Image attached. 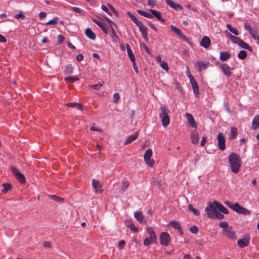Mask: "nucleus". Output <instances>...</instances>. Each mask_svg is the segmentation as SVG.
<instances>
[{"label": "nucleus", "mask_w": 259, "mask_h": 259, "mask_svg": "<svg viewBox=\"0 0 259 259\" xmlns=\"http://www.w3.org/2000/svg\"><path fill=\"white\" fill-rule=\"evenodd\" d=\"M150 12L153 14V17H155L158 20L164 22L165 20L162 18L161 14L159 11H156L155 10L150 9Z\"/></svg>", "instance_id": "nucleus-24"}, {"label": "nucleus", "mask_w": 259, "mask_h": 259, "mask_svg": "<svg viewBox=\"0 0 259 259\" xmlns=\"http://www.w3.org/2000/svg\"><path fill=\"white\" fill-rule=\"evenodd\" d=\"M92 21L97 25H98L102 29V30L105 33L107 34L108 33L109 27L102 21H98L95 18L92 19Z\"/></svg>", "instance_id": "nucleus-8"}, {"label": "nucleus", "mask_w": 259, "mask_h": 259, "mask_svg": "<svg viewBox=\"0 0 259 259\" xmlns=\"http://www.w3.org/2000/svg\"><path fill=\"white\" fill-rule=\"evenodd\" d=\"M210 42V38L208 36H205L201 40L200 45L204 48L207 49L209 47Z\"/></svg>", "instance_id": "nucleus-16"}, {"label": "nucleus", "mask_w": 259, "mask_h": 259, "mask_svg": "<svg viewBox=\"0 0 259 259\" xmlns=\"http://www.w3.org/2000/svg\"><path fill=\"white\" fill-rule=\"evenodd\" d=\"M39 18L40 19H42L43 18H45L47 16V14L45 12H41L39 14Z\"/></svg>", "instance_id": "nucleus-64"}, {"label": "nucleus", "mask_w": 259, "mask_h": 259, "mask_svg": "<svg viewBox=\"0 0 259 259\" xmlns=\"http://www.w3.org/2000/svg\"><path fill=\"white\" fill-rule=\"evenodd\" d=\"M50 197L52 199L57 202H63L64 200V199L63 198L59 197L56 195H51Z\"/></svg>", "instance_id": "nucleus-46"}, {"label": "nucleus", "mask_w": 259, "mask_h": 259, "mask_svg": "<svg viewBox=\"0 0 259 259\" xmlns=\"http://www.w3.org/2000/svg\"><path fill=\"white\" fill-rule=\"evenodd\" d=\"M137 12L141 16H143L146 18H153V14L151 13H150L146 12L143 11L141 10H138Z\"/></svg>", "instance_id": "nucleus-31"}, {"label": "nucleus", "mask_w": 259, "mask_h": 259, "mask_svg": "<svg viewBox=\"0 0 259 259\" xmlns=\"http://www.w3.org/2000/svg\"><path fill=\"white\" fill-rule=\"evenodd\" d=\"M152 155V151L151 149H148L144 154V160H148L151 158Z\"/></svg>", "instance_id": "nucleus-35"}, {"label": "nucleus", "mask_w": 259, "mask_h": 259, "mask_svg": "<svg viewBox=\"0 0 259 259\" xmlns=\"http://www.w3.org/2000/svg\"><path fill=\"white\" fill-rule=\"evenodd\" d=\"M229 162L231 171L234 174H237L241 167V159L236 153H232L229 156Z\"/></svg>", "instance_id": "nucleus-1"}, {"label": "nucleus", "mask_w": 259, "mask_h": 259, "mask_svg": "<svg viewBox=\"0 0 259 259\" xmlns=\"http://www.w3.org/2000/svg\"><path fill=\"white\" fill-rule=\"evenodd\" d=\"M259 127V116L254 117L252 121V128L254 130L257 129Z\"/></svg>", "instance_id": "nucleus-34"}, {"label": "nucleus", "mask_w": 259, "mask_h": 259, "mask_svg": "<svg viewBox=\"0 0 259 259\" xmlns=\"http://www.w3.org/2000/svg\"><path fill=\"white\" fill-rule=\"evenodd\" d=\"M73 72V67L71 65H67L64 70V73L66 74H70Z\"/></svg>", "instance_id": "nucleus-37"}, {"label": "nucleus", "mask_w": 259, "mask_h": 259, "mask_svg": "<svg viewBox=\"0 0 259 259\" xmlns=\"http://www.w3.org/2000/svg\"><path fill=\"white\" fill-rule=\"evenodd\" d=\"M185 116L187 118L188 122L190 124V125L193 127L196 128L197 124L195 122L194 118L193 117V116L191 114L187 113L185 114Z\"/></svg>", "instance_id": "nucleus-15"}, {"label": "nucleus", "mask_w": 259, "mask_h": 259, "mask_svg": "<svg viewBox=\"0 0 259 259\" xmlns=\"http://www.w3.org/2000/svg\"><path fill=\"white\" fill-rule=\"evenodd\" d=\"M147 231L148 233V234L150 235L149 238L152 239L153 240H157V237L153 229L151 227H148L147 228Z\"/></svg>", "instance_id": "nucleus-27"}, {"label": "nucleus", "mask_w": 259, "mask_h": 259, "mask_svg": "<svg viewBox=\"0 0 259 259\" xmlns=\"http://www.w3.org/2000/svg\"><path fill=\"white\" fill-rule=\"evenodd\" d=\"M166 4L172 8L177 10H182L183 7L179 4L175 3L171 0H166Z\"/></svg>", "instance_id": "nucleus-13"}, {"label": "nucleus", "mask_w": 259, "mask_h": 259, "mask_svg": "<svg viewBox=\"0 0 259 259\" xmlns=\"http://www.w3.org/2000/svg\"><path fill=\"white\" fill-rule=\"evenodd\" d=\"M134 216L139 222L142 223L143 222V216L141 211L136 212L134 214Z\"/></svg>", "instance_id": "nucleus-32"}, {"label": "nucleus", "mask_w": 259, "mask_h": 259, "mask_svg": "<svg viewBox=\"0 0 259 259\" xmlns=\"http://www.w3.org/2000/svg\"><path fill=\"white\" fill-rule=\"evenodd\" d=\"M143 35V38L146 41H148V32L146 28L144 26L143 23L138 26Z\"/></svg>", "instance_id": "nucleus-17"}, {"label": "nucleus", "mask_w": 259, "mask_h": 259, "mask_svg": "<svg viewBox=\"0 0 259 259\" xmlns=\"http://www.w3.org/2000/svg\"><path fill=\"white\" fill-rule=\"evenodd\" d=\"M12 171L15 177L21 183H25V178L24 175L19 171V170L15 167L12 166Z\"/></svg>", "instance_id": "nucleus-6"}, {"label": "nucleus", "mask_w": 259, "mask_h": 259, "mask_svg": "<svg viewBox=\"0 0 259 259\" xmlns=\"http://www.w3.org/2000/svg\"><path fill=\"white\" fill-rule=\"evenodd\" d=\"M15 18L17 19H21V20H23L25 18V15L23 14L22 12H21L20 13L18 14H16L15 15Z\"/></svg>", "instance_id": "nucleus-49"}, {"label": "nucleus", "mask_w": 259, "mask_h": 259, "mask_svg": "<svg viewBox=\"0 0 259 259\" xmlns=\"http://www.w3.org/2000/svg\"><path fill=\"white\" fill-rule=\"evenodd\" d=\"M83 58L84 57L82 54H79L76 56V60L79 62L81 61L83 59Z\"/></svg>", "instance_id": "nucleus-62"}, {"label": "nucleus", "mask_w": 259, "mask_h": 259, "mask_svg": "<svg viewBox=\"0 0 259 259\" xmlns=\"http://www.w3.org/2000/svg\"><path fill=\"white\" fill-rule=\"evenodd\" d=\"M138 137V133H136L134 134L133 135H131L130 136H129L128 137L127 140L125 141L124 144L128 145V144L131 143L132 142H133L134 141L136 140Z\"/></svg>", "instance_id": "nucleus-25"}, {"label": "nucleus", "mask_w": 259, "mask_h": 259, "mask_svg": "<svg viewBox=\"0 0 259 259\" xmlns=\"http://www.w3.org/2000/svg\"><path fill=\"white\" fill-rule=\"evenodd\" d=\"M125 244V242L124 241V240H121L119 241V244H118V248L119 249H121L123 248V247L124 246V245Z\"/></svg>", "instance_id": "nucleus-59"}, {"label": "nucleus", "mask_w": 259, "mask_h": 259, "mask_svg": "<svg viewBox=\"0 0 259 259\" xmlns=\"http://www.w3.org/2000/svg\"><path fill=\"white\" fill-rule=\"evenodd\" d=\"M249 33L253 39H255L258 36L256 35V31L252 28L251 30H249Z\"/></svg>", "instance_id": "nucleus-55"}, {"label": "nucleus", "mask_w": 259, "mask_h": 259, "mask_svg": "<svg viewBox=\"0 0 259 259\" xmlns=\"http://www.w3.org/2000/svg\"><path fill=\"white\" fill-rule=\"evenodd\" d=\"M127 15L136 24L137 26L142 23V21L139 20L133 14L130 12L127 13Z\"/></svg>", "instance_id": "nucleus-28"}, {"label": "nucleus", "mask_w": 259, "mask_h": 259, "mask_svg": "<svg viewBox=\"0 0 259 259\" xmlns=\"http://www.w3.org/2000/svg\"><path fill=\"white\" fill-rule=\"evenodd\" d=\"M224 218V215L222 214L221 212L218 211L217 213V215H215V217L213 219H218L220 220H222Z\"/></svg>", "instance_id": "nucleus-56"}, {"label": "nucleus", "mask_w": 259, "mask_h": 259, "mask_svg": "<svg viewBox=\"0 0 259 259\" xmlns=\"http://www.w3.org/2000/svg\"><path fill=\"white\" fill-rule=\"evenodd\" d=\"M170 30H171V31H172L173 32L176 33L179 36H180V35L182 33V31H181V30L180 29L176 28V27H175L174 26H170Z\"/></svg>", "instance_id": "nucleus-42"}, {"label": "nucleus", "mask_w": 259, "mask_h": 259, "mask_svg": "<svg viewBox=\"0 0 259 259\" xmlns=\"http://www.w3.org/2000/svg\"><path fill=\"white\" fill-rule=\"evenodd\" d=\"M160 63V66L162 69H163L165 71H168V67L167 64L166 62H165L164 61H162Z\"/></svg>", "instance_id": "nucleus-52"}, {"label": "nucleus", "mask_w": 259, "mask_h": 259, "mask_svg": "<svg viewBox=\"0 0 259 259\" xmlns=\"http://www.w3.org/2000/svg\"><path fill=\"white\" fill-rule=\"evenodd\" d=\"M92 185L93 188L96 190V191L98 193H102V190L101 189V186L100 182L96 179H93L92 181Z\"/></svg>", "instance_id": "nucleus-18"}, {"label": "nucleus", "mask_w": 259, "mask_h": 259, "mask_svg": "<svg viewBox=\"0 0 259 259\" xmlns=\"http://www.w3.org/2000/svg\"><path fill=\"white\" fill-rule=\"evenodd\" d=\"M58 41L59 44L62 42L64 40V36L62 35H58L57 37Z\"/></svg>", "instance_id": "nucleus-61"}, {"label": "nucleus", "mask_w": 259, "mask_h": 259, "mask_svg": "<svg viewBox=\"0 0 259 259\" xmlns=\"http://www.w3.org/2000/svg\"><path fill=\"white\" fill-rule=\"evenodd\" d=\"M58 18L55 17L53 19L50 20L46 23L47 25H56L58 23Z\"/></svg>", "instance_id": "nucleus-47"}, {"label": "nucleus", "mask_w": 259, "mask_h": 259, "mask_svg": "<svg viewBox=\"0 0 259 259\" xmlns=\"http://www.w3.org/2000/svg\"><path fill=\"white\" fill-rule=\"evenodd\" d=\"M225 203L228 207L232 208L233 210L235 211L238 213H240L245 215H248L251 213V212L249 210L242 207L238 203L233 204L228 201H226Z\"/></svg>", "instance_id": "nucleus-2"}, {"label": "nucleus", "mask_w": 259, "mask_h": 259, "mask_svg": "<svg viewBox=\"0 0 259 259\" xmlns=\"http://www.w3.org/2000/svg\"><path fill=\"white\" fill-rule=\"evenodd\" d=\"M110 28L112 31L111 37L113 38V39L116 40L117 38H118V37L116 34L115 31L114 30L112 26H111Z\"/></svg>", "instance_id": "nucleus-53"}, {"label": "nucleus", "mask_w": 259, "mask_h": 259, "mask_svg": "<svg viewBox=\"0 0 259 259\" xmlns=\"http://www.w3.org/2000/svg\"><path fill=\"white\" fill-rule=\"evenodd\" d=\"M129 186V183L128 181H125L122 182V190L125 191Z\"/></svg>", "instance_id": "nucleus-51"}, {"label": "nucleus", "mask_w": 259, "mask_h": 259, "mask_svg": "<svg viewBox=\"0 0 259 259\" xmlns=\"http://www.w3.org/2000/svg\"><path fill=\"white\" fill-rule=\"evenodd\" d=\"M231 54L228 52H221L220 53V59L222 61H225L231 58Z\"/></svg>", "instance_id": "nucleus-22"}, {"label": "nucleus", "mask_w": 259, "mask_h": 259, "mask_svg": "<svg viewBox=\"0 0 259 259\" xmlns=\"http://www.w3.org/2000/svg\"><path fill=\"white\" fill-rule=\"evenodd\" d=\"M126 48L127 49V52L130 59L132 62H134L135 61V56L130 48V45L127 44H126Z\"/></svg>", "instance_id": "nucleus-26"}, {"label": "nucleus", "mask_w": 259, "mask_h": 259, "mask_svg": "<svg viewBox=\"0 0 259 259\" xmlns=\"http://www.w3.org/2000/svg\"><path fill=\"white\" fill-rule=\"evenodd\" d=\"M160 244L163 246H167L170 241V236L166 232H162L159 236Z\"/></svg>", "instance_id": "nucleus-5"}, {"label": "nucleus", "mask_w": 259, "mask_h": 259, "mask_svg": "<svg viewBox=\"0 0 259 259\" xmlns=\"http://www.w3.org/2000/svg\"><path fill=\"white\" fill-rule=\"evenodd\" d=\"M219 226L224 229H228V224L226 222H221L219 223Z\"/></svg>", "instance_id": "nucleus-50"}, {"label": "nucleus", "mask_w": 259, "mask_h": 259, "mask_svg": "<svg viewBox=\"0 0 259 259\" xmlns=\"http://www.w3.org/2000/svg\"><path fill=\"white\" fill-rule=\"evenodd\" d=\"M249 237H246L238 241V245L241 248H243L248 245L249 243Z\"/></svg>", "instance_id": "nucleus-10"}, {"label": "nucleus", "mask_w": 259, "mask_h": 259, "mask_svg": "<svg viewBox=\"0 0 259 259\" xmlns=\"http://www.w3.org/2000/svg\"><path fill=\"white\" fill-rule=\"evenodd\" d=\"M147 4L148 6L153 7L155 5V1L154 0H148Z\"/></svg>", "instance_id": "nucleus-63"}, {"label": "nucleus", "mask_w": 259, "mask_h": 259, "mask_svg": "<svg viewBox=\"0 0 259 259\" xmlns=\"http://www.w3.org/2000/svg\"><path fill=\"white\" fill-rule=\"evenodd\" d=\"M169 225L174 228L177 229L180 235H182L183 234V229L179 222L176 221H172L169 222Z\"/></svg>", "instance_id": "nucleus-21"}, {"label": "nucleus", "mask_w": 259, "mask_h": 259, "mask_svg": "<svg viewBox=\"0 0 259 259\" xmlns=\"http://www.w3.org/2000/svg\"><path fill=\"white\" fill-rule=\"evenodd\" d=\"M206 142V137H203L201 141L200 146L201 147H203L204 145L205 144Z\"/></svg>", "instance_id": "nucleus-60"}, {"label": "nucleus", "mask_w": 259, "mask_h": 259, "mask_svg": "<svg viewBox=\"0 0 259 259\" xmlns=\"http://www.w3.org/2000/svg\"><path fill=\"white\" fill-rule=\"evenodd\" d=\"M103 83H104V82H103L102 83V82H99V83L96 84L90 85L89 86V87L90 88H94L96 90H99V89L100 88V87L103 86Z\"/></svg>", "instance_id": "nucleus-48"}, {"label": "nucleus", "mask_w": 259, "mask_h": 259, "mask_svg": "<svg viewBox=\"0 0 259 259\" xmlns=\"http://www.w3.org/2000/svg\"><path fill=\"white\" fill-rule=\"evenodd\" d=\"M247 56V52L244 50L240 51L238 54V57L241 60H244Z\"/></svg>", "instance_id": "nucleus-36"}, {"label": "nucleus", "mask_w": 259, "mask_h": 259, "mask_svg": "<svg viewBox=\"0 0 259 259\" xmlns=\"http://www.w3.org/2000/svg\"><path fill=\"white\" fill-rule=\"evenodd\" d=\"M127 226L131 229V230L134 231V232H138V228L136 227L135 225L131 223L127 222Z\"/></svg>", "instance_id": "nucleus-43"}, {"label": "nucleus", "mask_w": 259, "mask_h": 259, "mask_svg": "<svg viewBox=\"0 0 259 259\" xmlns=\"http://www.w3.org/2000/svg\"><path fill=\"white\" fill-rule=\"evenodd\" d=\"M225 33L227 34V35L229 36V38L234 43L238 44L239 45L240 43L241 42L242 39H241L240 38L232 35V34H230L227 30L225 31Z\"/></svg>", "instance_id": "nucleus-23"}, {"label": "nucleus", "mask_w": 259, "mask_h": 259, "mask_svg": "<svg viewBox=\"0 0 259 259\" xmlns=\"http://www.w3.org/2000/svg\"><path fill=\"white\" fill-rule=\"evenodd\" d=\"M85 33L86 35L90 39L92 40H95L96 39V35L95 33L93 32L91 29H87Z\"/></svg>", "instance_id": "nucleus-29"}, {"label": "nucleus", "mask_w": 259, "mask_h": 259, "mask_svg": "<svg viewBox=\"0 0 259 259\" xmlns=\"http://www.w3.org/2000/svg\"><path fill=\"white\" fill-rule=\"evenodd\" d=\"M227 28L229 30V31L236 35H238V32L237 30L234 28H233L230 24H227L226 25Z\"/></svg>", "instance_id": "nucleus-39"}, {"label": "nucleus", "mask_w": 259, "mask_h": 259, "mask_svg": "<svg viewBox=\"0 0 259 259\" xmlns=\"http://www.w3.org/2000/svg\"><path fill=\"white\" fill-rule=\"evenodd\" d=\"M217 139L218 140V146L219 149L221 150H224L225 148V139L222 133L218 134L217 136Z\"/></svg>", "instance_id": "nucleus-7"}, {"label": "nucleus", "mask_w": 259, "mask_h": 259, "mask_svg": "<svg viewBox=\"0 0 259 259\" xmlns=\"http://www.w3.org/2000/svg\"><path fill=\"white\" fill-rule=\"evenodd\" d=\"M67 106L69 107H76L77 109H81V106L77 103H69L67 104Z\"/></svg>", "instance_id": "nucleus-45"}, {"label": "nucleus", "mask_w": 259, "mask_h": 259, "mask_svg": "<svg viewBox=\"0 0 259 259\" xmlns=\"http://www.w3.org/2000/svg\"><path fill=\"white\" fill-rule=\"evenodd\" d=\"M210 65V63L206 61H198L196 63V66L198 68L199 72L202 71L203 69H205Z\"/></svg>", "instance_id": "nucleus-9"}, {"label": "nucleus", "mask_w": 259, "mask_h": 259, "mask_svg": "<svg viewBox=\"0 0 259 259\" xmlns=\"http://www.w3.org/2000/svg\"><path fill=\"white\" fill-rule=\"evenodd\" d=\"M79 78L77 76H68L65 78V80L67 82H74L75 81L78 80Z\"/></svg>", "instance_id": "nucleus-40"}, {"label": "nucleus", "mask_w": 259, "mask_h": 259, "mask_svg": "<svg viewBox=\"0 0 259 259\" xmlns=\"http://www.w3.org/2000/svg\"><path fill=\"white\" fill-rule=\"evenodd\" d=\"M156 241V240H153L149 237H147L144 239L143 243L145 246H148L152 243L155 242Z\"/></svg>", "instance_id": "nucleus-41"}, {"label": "nucleus", "mask_w": 259, "mask_h": 259, "mask_svg": "<svg viewBox=\"0 0 259 259\" xmlns=\"http://www.w3.org/2000/svg\"><path fill=\"white\" fill-rule=\"evenodd\" d=\"M213 204L220 211H221L223 213H228L229 211L228 209L225 207H224L222 204H220L218 201H214L213 202Z\"/></svg>", "instance_id": "nucleus-20"}, {"label": "nucleus", "mask_w": 259, "mask_h": 259, "mask_svg": "<svg viewBox=\"0 0 259 259\" xmlns=\"http://www.w3.org/2000/svg\"><path fill=\"white\" fill-rule=\"evenodd\" d=\"M239 46L244 49H246L247 50H249L250 51V52H252V49L251 47H250L249 45H248L247 43H246L245 41H244L243 40H241V42L239 44Z\"/></svg>", "instance_id": "nucleus-33"}, {"label": "nucleus", "mask_w": 259, "mask_h": 259, "mask_svg": "<svg viewBox=\"0 0 259 259\" xmlns=\"http://www.w3.org/2000/svg\"><path fill=\"white\" fill-rule=\"evenodd\" d=\"M159 109L160 111L159 117L161 119L162 124L164 127H167L170 122L168 116L169 110L164 106H160Z\"/></svg>", "instance_id": "nucleus-3"}, {"label": "nucleus", "mask_w": 259, "mask_h": 259, "mask_svg": "<svg viewBox=\"0 0 259 259\" xmlns=\"http://www.w3.org/2000/svg\"><path fill=\"white\" fill-rule=\"evenodd\" d=\"M3 189L2 192L4 194L7 193L9 190L11 188L12 185L10 184H3Z\"/></svg>", "instance_id": "nucleus-38"}, {"label": "nucleus", "mask_w": 259, "mask_h": 259, "mask_svg": "<svg viewBox=\"0 0 259 259\" xmlns=\"http://www.w3.org/2000/svg\"><path fill=\"white\" fill-rule=\"evenodd\" d=\"M191 139L193 144H197L199 142V134L196 131L192 132L191 135Z\"/></svg>", "instance_id": "nucleus-19"}, {"label": "nucleus", "mask_w": 259, "mask_h": 259, "mask_svg": "<svg viewBox=\"0 0 259 259\" xmlns=\"http://www.w3.org/2000/svg\"><path fill=\"white\" fill-rule=\"evenodd\" d=\"M223 231L224 234L227 236L228 238L232 239L236 238V235L231 228H229L228 229H224L223 230Z\"/></svg>", "instance_id": "nucleus-12"}, {"label": "nucleus", "mask_w": 259, "mask_h": 259, "mask_svg": "<svg viewBox=\"0 0 259 259\" xmlns=\"http://www.w3.org/2000/svg\"><path fill=\"white\" fill-rule=\"evenodd\" d=\"M221 68L224 73V74L229 77L232 75V72L230 71V68L227 64H223L221 66Z\"/></svg>", "instance_id": "nucleus-11"}, {"label": "nucleus", "mask_w": 259, "mask_h": 259, "mask_svg": "<svg viewBox=\"0 0 259 259\" xmlns=\"http://www.w3.org/2000/svg\"><path fill=\"white\" fill-rule=\"evenodd\" d=\"M146 163L150 167H153L154 165V161L151 158L149 159L148 160H145Z\"/></svg>", "instance_id": "nucleus-54"}, {"label": "nucleus", "mask_w": 259, "mask_h": 259, "mask_svg": "<svg viewBox=\"0 0 259 259\" xmlns=\"http://www.w3.org/2000/svg\"><path fill=\"white\" fill-rule=\"evenodd\" d=\"M217 209L218 208L214 204L213 205L211 203L209 202V205L205 208V210L208 217L213 219L215 215H217L218 212Z\"/></svg>", "instance_id": "nucleus-4"}, {"label": "nucleus", "mask_w": 259, "mask_h": 259, "mask_svg": "<svg viewBox=\"0 0 259 259\" xmlns=\"http://www.w3.org/2000/svg\"><path fill=\"white\" fill-rule=\"evenodd\" d=\"M119 95L118 93H114L113 95V101L114 103H116L119 99Z\"/></svg>", "instance_id": "nucleus-58"}, {"label": "nucleus", "mask_w": 259, "mask_h": 259, "mask_svg": "<svg viewBox=\"0 0 259 259\" xmlns=\"http://www.w3.org/2000/svg\"><path fill=\"white\" fill-rule=\"evenodd\" d=\"M190 230L191 233L196 234L198 232V229L196 226H194L190 228Z\"/></svg>", "instance_id": "nucleus-57"}, {"label": "nucleus", "mask_w": 259, "mask_h": 259, "mask_svg": "<svg viewBox=\"0 0 259 259\" xmlns=\"http://www.w3.org/2000/svg\"><path fill=\"white\" fill-rule=\"evenodd\" d=\"M237 128L236 127H231L229 135V139L231 140L235 139L237 135Z\"/></svg>", "instance_id": "nucleus-30"}, {"label": "nucleus", "mask_w": 259, "mask_h": 259, "mask_svg": "<svg viewBox=\"0 0 259 259\" xmlns=\"http://www.w3.org/2000/svg\"><path fill=\"white\" fill-rule=\"evenodd\" d=\"M188 209L189 210L192 211L194 213V214L197 216L200 214L199 211L195 208H194L191 204H189L188 205Z\"/></svg>", "instance_id": "nucleus-44"}, {"label": "nucleus", "mask_w": 259, "mask_h": 259, "mask_svg": "<svg viewBox=\"0 0 259 259\" xmlns=\"http://www.w3.org/2000/svg\"><path fill=\"white\" fill-rule=\"evenodd\" d=\"M193 91L194 92V95L196 97H198L199 95V87L198 83L195 79H193L192 81L190 82Z\"/></svg>", "instance_id": "nucleus-14"}]
</instances>
